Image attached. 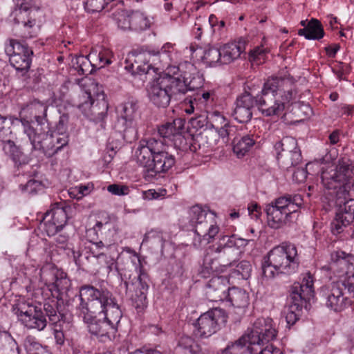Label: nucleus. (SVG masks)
Wrapping results in <instances>:
<instances>
[{
	"label": "nucleus",
	"mask_w": 354,
	"mask_h": 354,
	"mask_svg": "<svg viewBox=\"0 0 354 354\" xmlns=\"http://www.w3.org/2000/svg\"><path fill=\"white\" fill-rule=\"evenodd\" d=\"M67 209L68 207L65 205L55 203L45 213L41 225L48 236L57 235L66 225L68 220Z\"/></svg>",
	"instance_id": "obj_18"
},
{
	"label": "nucleus",
	"mask_w": 354,
	"mask_h": 354,
	"mask_svg": "<svg viewBox=\"0 0 354 354\" xmlns=\"http://www.w3.org/2000/svg\"><path fill=\"white\" fill-rule=\"evenodd\" d=\"M0 147L2 148L4 153L7 155H15L23 153L21 147L17 145L14 141L10 140L6 141H1Z\"/></svg>",
	"instance_id": "obj_48"
},
{
	"label": "nucleus",
	"mask_w": 354,
	"mask_h": 354,
	"mask_svg": "<svg viewBox=\"0 0 354 354\" xmlns=\"http://www.w3.org/2000/svg\"><path fill=\"white\" fill-rule=\"evenodd\" d=\"M138 102L133 99H129L117 108L118 119L115 129L129 142L138 138Z\"/></svg>",
	"instance_id": "obj_12"
},
{
	"label": "nucleus",
	"mask_w": 354,
	"mask_h": 354,
	"mask_svg": "<svg viewBox=\"0 0 354 354\" xmlns=\"http://www.w3.org/2000/svg\"><path fill=\"white\" fill-rule=\"evenodd\" d=\"M80 304L76 307L77 314H106L122 311L113 294L106 288L93 286H82L80 290Z\"/></svg>",
	"instance_id": "obj_5"
},
{
	"label": "nucleus",
	"mask_w": 354,
	"mask_h": 354,
	"mask_svg": "<svg viewBox=\"0 0 354 354\" xmlns=\"http://www.w3.org/2000/svg\"><path fill=\"white\" fill-rule=\"evenodd\" d=\"M37 10L35 7L26 3H21L19 8H17L12 12L13 20L16 24H22L26 30L22 33L23 38H32L36 35L35 15Z\"/></svg>",
	"instance_id": "obj_19"
},
{
	"label": "nucleus",
	"mask_w": 354,
	"mask_h": 354,
	"mask_svg": "<svg viewBox=\"0 0 354 354\" xmlns=\"http://www.w3.org/2000/svg\"><path fill=\"white\" fill-rule=\"evenodd\" d=\"M230 290L227 277H213L206 285V296L210 301H223L227 298Z\"/></svg>",
	"instance_id": "obj_23"
},
{
	"label": "nucleus",
	"mask_w": 354,
	"mask_h": 354,
	"mask_svg": "<svg viewBox=\"0 0 354 354\" xmlns=\"http://www.w3.org/2000/svg\"><path fill=\"white\" fill-rule=\"evenodd\" d=\"M6 53L10 56V63L16 69L25 75L30 67L33 51L27 44L17 39H10L5 46Z\"/></svg>",
	"instance_id": "obj_16"
},
{
	"label": "nucleus",
	"mask_w": 354,
	"mask_h": 354,
	"mask_svg": "<svg viewBox=\"0 0 354 354\" xmlns=\"http://www.w3.org/2000/svg\"><path fill=\"white\" fill-rule=\"evenodd\" d=\"M51 138H55L57 146L55 147V153H57L67 147L68 139V136L65 133V131L52 132L49 128V133L48 134H39L37 135L36 142H40L41 140L47 138L48 136Z\"/></svg>",
	"instance_id": "obj_36"
},
{
	"label": "nucleus",
	"mask_w": 354,
	"mask_h": 354,
	"mask_svg": "<svg viewBox=\"0 0 354 354\" xmlns=\"http://www.w3.org/2000/svg\"><path fill=\"white\" fill-rule=\"evenodd\" d=\"M86 324L88 333L100 342H106L115 337L122 317V311L106 314H77Z\"/></svg>",
	"instance_id": "obj_8"
},
{
	"label": "nucleus",
	"mask_w": 354,
	"mask_h": 354,
	"mask_svg": "<svg viewBox=\"0 0 354 354\" xmlns=\"http://www.w3.org/2000/svg\"><path fill=\"white\" fill-rule=\"evenodd\" d=\"M232 149L236 155H245L247 153L253 151L256 147L254 139L248 135L241 138H234L232 141Z\"/></svg>",
	"instance_id": "obj_32"
},
{
	"label": "nucleus",
	"mask_w": 354,
	"mask_h": 354,
	"mask_svg": "<svg viewBox=\"0 0 354 354\" xmlns=\"http://www.w3.org/2000/svg\"><path fill=\"white\" fill-rule=\"evenodd\" d=\"M185 89V85L176 77L165 75L152 81L147 88V93L149 100L155 106L165 108L171 99L180 100Z\"/></svg>",
	"instance_id": "obj_9"
},
{
	"label": "nucleus",
	"mask_w": 354,
	"mask_h": 354,
	"mask_svg": "<svg viewBox=\"0 0 354 354\" xmlns=\"http://www.w3.org/2000/svg\"><path fill=\"white\" fill-rule=\"evenodd\" d=\"M107 190L114 195L122 196L127 194L128 187L124 185L112 184L108 186Z\"/></svg>",
	"instance_id": "obj_59"
},
{
	"label": "nucleus",
	"mask_w": 354,
	"mask_h": 354,
	"mask_svg": "<svg viewBox=\"0 0 354 354\" xmlns=\"http://www.w3.org/2000/svg\"><path fill=\"white\" fill-rule=\"evenodd\" d=\"M44 310L46 312L44 314L48 317L49 322L51 324L64 323L63 318L64 315L63 313V304L62 301H58L57 299H52L49 301L45 302L44 304Z\"/></svg>",
	"instance_id": "obj_29"
},
{
	"label": "nucleus",
	"mask_w": 354,
	"mask_h": 354,
	"mask_svg": "<svg viewBox=\"0 0 354 354\" xmlns=\"http://www.w3.org/2000/svg\"><path fill=\"white\" fill-rule=\"evenodd\" d=\"M351 223V222H347L346 220L344 218L343 214L337 212L330 224L332 233L335 235L342 233Z\"/></svg>",
	"instance_id": "obj_45"
},
{
	"label": "nucleus",
	"mask_w": 354,
	"mask_h": 354,
	"mask_svg": "<svg viewBox=\"0 0 354 354\" xmlns=\"http://www.w3.org/2000/svg\"><path fill=\"white\" fill-rule=\"evenodd\" d=\"M303 206V198L298 194H286L275 198L265 209L268 226L272 229H279L292 223L295 214Z\"/></svg>",
	"instance_id": "obj_7"
},
{
	"label": "nucleus",
	"mask_w": 354,
	"mask_h": 354,
	"mask_svg": "<svg viewBox=\"0 0 354 354\" xmlns=\"http://www.w3.org/2000/svg\"><path fill=\"white\" fill-rule=\"evenodd\" d=\"M275 150L278 155L284 153H301L297 147V140L292 137H284L274 145Z\"/></svg>",
	"instance_id": "obj_34"
},
{
	"label": "nucleus",
	"mask_w": 354,
	"mask_h": 354,
	"mask_svg": "<svg viewBox=\"0 0 354 354\" xmlns=\"http://www.w3.org/2000/svg\"><path fill=\"white\" fill-rule=\"evenodd\" d=\"M213 115H214V117L216 118V120L218 121L224 122V124L223 127L219 128L218 127H215L214 124H212V127L215 128L216 129L219 136L221 137L222 138L228 137L230 135L231 132L232 131L233 127H230L227 124V122H225V118L223 115H221L218 112H214Z\"/></svg>",
	"instance_id": "obj_47"
},
{
	"label": "nucleus",
	"mask_w": 354,
	"mask_h": 354,
	"mask_svg": "<svg viewBox=\"0 0 354 354\" xmlns=\"http://www.w3.org/2000/svg\"><path fill=\"white\" fill-rule=\"evenodd\" d=\"M224 269L219 267L207 253L204 256L203 265L199 270V274L203 278H207L214 272H223Z\"/></svg>",
	"instance_id": "obj_38"
},
{
	"label": "nucleus",
	"mask_w": 354,
	"mask_h": 354,
	"mask_svg": "<svg viewBox=\"0 0 354 354\" xmlns=\"http://www.w3.org/2000/svg\"><path fill=\"white\" fill-rule=\"evenodd\" d=\"M12 160L18 168L22 167L29 162L28 156H12Z\"/></svg>",
	"instance_id": "obj_61"
},
{
	"label": "nucleus",
	"mask_w": 354,
	"mask_h": 354,
	"mask_svg": "<svg viewBox=\"0 0 354 354\" xmlns=\"http://www.w3.org/2000/svg\"><path fill=\"white\" fill-rule=\"evenodd\" d=\"M85 9L90 12H100L108 4L107 0H85Z\"/></svg>",
	"instance_id": "obj_49"
},
{
	"label": "nucleus",
	"mask_w": 354,
	"mask_h": 354,
	"mask_svg": "<svg viewBox=\"0 0 354 354\" xmlns=\"http://www.w3.org/2000/svg\"><path fill=\"white\" fill-rule=\"evenodd\" d=\"M148 160L145 167L148 171L155 173L164 172V156H147Z\"/></svg>",
	"instance_id": "obj_46"
},
{
	"label": "nucleus",
	"mask_w": 354,
	"mask_h": 354,
	"mask_svg": "<svg viewBox=\"0 0 354 354\" xmlns=\"http://www.w3.org/2000/svg\"><path fill=\"white\" fill-rule=\"evenodd\" d=\"M315 164L320 165L321 182L328 190L330 200L342 197L350 192L354 185V161L348 156H342L336 162L331 156H322L313 162L306 164L310 167Z\"/></svg>",
	"instance_id": "obj_2"
},
{
	"label": "nucleus",
	"mask_w": 354,
	"mask_h": 354,
	"mask_svg": "<svg viewBox=\"0 0 354 354\" xmlns=\"http://www.w3.org/2000/svg\"><path fill=\"white\" fill-rule=\"evenodd\" d=\"M80 98V102L77 106L84 115L88 117H93L95 119L104 117L107 110V104L104 98L101 102H95L92 98L91 93L86 91L82 92Z\"/></svg>",
	"instance_id": "obj_21"
},
{
	"label": "nucleus",
	"mask_w": 354,
	"mask_h": 354,
	"mask_svg": "<svg viewBox=\"0 0 354 354\" xmlns=\"http://www.w3.org/2000/svg\"><path fill=\"white\" fill-rule=\"evenodd\" d=\"M93 245L95 246V248H92L91 249V252L93 249L97 253L100 252H116V247L114 245L106 244L102 241L93 242Z\"/></svg>",
	"instance_id": "obj_56"
},
{
	"label": "nucleus",
	"mask_w": 354,
	"mask_h": 354,
	"mask_svg": "<svg viewBox=\"0 0 354 354\" xmlns=\"http://www.w3.org/2000/svg\"><path fill=\"white\" fill-rule=\"evenodd\" d=\"M23 324L28 328L43 330L47 325L46 315L41 308L32 305H22L17 311Z\"/></svg>",
	"instance_id": "obj_20"
},
{
	"label": "nucleus",
	"mask_w": 354,
	"mask_h": 354,
	"mask_svg": "<svg viewBox=\"0 0 354 354\" xmlns=\"http://www.w3.org/2000/svg\"><path fill=\"white\" fill-rule=\"evenodd\" d=\"M23 111L28 114L30 118H34L39 126V129H35L25 119H21V122L24 128V132L27 134L30 145L35 148V143L36 142L37 135L48 134L49 133V124L46 119L47 106L44 103L33 100L28 104Z\"/></svg>",
	"instance_id": "obj_15"
},
{
	"label": "nucleus",
	"mask_w": 354,
	"mask_h": 354,
	"mask_svg": "<svg viewBox=\"0 0 354 354\" xmlns=\"http://www.w3.org/2000/svg\"><path fill=\"white\" fill-rule=\"evenodd\" d=\"M228 301L234 308H245L249 304V295L245 290L233 287L228 292Z\"/></svg>",
	"instance_id": "obj_33"
},
{
	"label": "nucleus",
	"mask_w": 354,
	"mask_h": 354,
	"mask_svg": "<svg viewBox=\"0 0 354 354\" xmlns=\"http://www.w3.org/2000/svg\"><path fill=\"white\" fill-rule=\"evenodd\" d=\"M204 62L209 66H215L217 64H222L223 57L221 56V49L216 48H209L206 50L203 56Z\"/></svg>",
	"instance_id": "obj_41"
},
{
	"label": "nucleus",
	"mask_w": 354,
	"mask_h": 354,
	"mask_svg": "<svg viewBox=\"0 0 354 354\" xmlns=\"http://www.w3.org/2000/svg\"><path fill=\"white\" fill-rule=\"evenodd\" d=\"M349 192H347L342 199L335 197L331 201L339 207L337 212L343 214L344 218L347 222H353L354 221V199L349 198Z\"/></svg>",
	"instance_id": "obj_30"
},
{
	"label": "nucleus",
	"mask_w": 354,
	"mask_h": 354,
	"mask_svg": "<svg viewBox=\"0 0 354 354\" xmlns=\"http://www.w3.org/2000/svg\"><path fill=\"white\" fill-rule=\"evenodd\" d=\"M268 261V257H265L261 266L262 275L267 279H271L275 276L276 273L278 274L280 273V272H279V270L275 268L272 263Z\"/></svg>",
	"instance_id": "obj_52"
},
{
	"label": "nucleus",
	"mask_w": 354,
	"mask_h": 354,
	"mask_svg": "<svg viewBox=\"0 0 354 354\" xmlns=\"http://www.w3.org/2000/svg\"><path fill=\"white\" fill-rule=\"evenodd\" d=\"M267 257L268 262L272 263L280 273L288 274L293 273L299 265L297 248L292 243H286L274 248Z\"/></svg>",
	"instance_id": "obj_13"
},
{
	"label": "nucleus",
	"mask_w": 354,
	"mask_h": 354,
	"mask_svg": "<svg viewBox=\"0 0 354 354\" xmlns=\"http://www.w3.org/2000/svg\"><path fill=\"white\" fill-rule=\"evenodd\" d=\"M62 324L63 323H58L53 324L54 338L58 345H63L65 341V337L62 330Z\"/></svg>",
	"instance_id": "obj_55"
},
{
	"label": "nucleus",
	"mask_w": 354,
	"mask_h": 354,
	"mask_svg": "<svg viewBox=\"0 0 354 354\" xmlns=\"http://www.w3.org/2000/svg\"><path fill=\"white\" fill-rule=\"evenodd\" d=\"M115 20L118 28L124 30H131V12L120 11L115 15Z\"/></svg>",
	"instance_id": "obj_44"
},
{
	"label": "nucleus",
	"mask_w": 354,
	"mask_h": 354,
	"mask_svg": "<svg viewBox=\"0 0 354 354\" xmlns=\"http://www.w3.org/2000/svg\"><path fill=\"white\" fill-rule=\"evenodd\" d=\"M277 335L270 318H259L252 328L234 342L228 344L225 354H281L270 342Z\"/></svg>",
	"instance_id": "obj_3"
},
{
	"label": "nucleus",
	"mask_w": 354,
	"mask_h": 354,
	"mask_svg": "<svg viewBox=\"0 0 354 354\" xmlns=\"http://www.w3.org/2000/svg\"><path fill=\"white\" fill-rule=\"evenodd\" d=\"M313 297V277L310 274H307L303 278L301 283H295L291 288L289 308L286 316L288 324L293 325L296 322L304 304L310 301Z\"/></svg>",
	"instance_id": "obj_11"
},
{
	"label": "nucleus",
	"mask_w": 354,
	"mask_h": 354,
	"mask_svg": "<svg viewBox=\"0 0 354 354\" xmlns=\"http://www.w3.org/2000/svg\"><path fill=\"white\" fill-rule=\"evenodd\" d=\"M183 66L185 67V71H183V74L182 75L183 80L176 77V79L185 86L182 96L188 91H194L202 87L204 82L202 75L198 72L194 64L190 62H185Z\"/></svg>",
	"instance_id": "obj_24"
},
{
	"label": "nucleus",
	"mask_w": 354,
	"mask_h": 354,
	"mask_svg": "<svg viewBox=\"0 0 354 354\" xmlns=\"http://www.w3.org/2000/svg\"><path fill=\"white\" fill-rule=\"evenodd\" d=\"M24 346L27 354H39L46 348L35 337L31 335H28L24 339Z\"/></svg>",
	"instance_id": "obj_43"
},
{
	"label": "nucleus",
	"mask_w": 354,
	"mask_h": 354,
	"mask_svg": "<svg viewBox=\"0 0 354 354\" xmlns=\"http://www.w3.org/2000/svg\"><path fill=\"white\" fill-rule=\"evenodd\" d=\"M307 177V172L304 169H297L293 174V178L298 182H304Z\"/></svg>",
	"instance_id": "obj_63"
},
{
	"label": "nucleus",
	"mask_w": 354,
	"mask_h": 354,
	"mask_svg": "<svg viewBox=\"0 0 354 354\" xmlns=\"http://www.w3.org/2000/svg\"><path fill=\"white\" fill-rule=\"evenodd\" d=\"M209 24L212 27H214L216 26H218V28H222L225 26V21L221 20L218 21L216 17L214 15H211L209 17Z\"/></svg>",
	"instance_id": "obj_64"
},
{
	"label": "nucleus",
	"mask_w": 354,
	"mask_h": 354,
	"mask_svg": "<svg viewBox=\"0 0 354 354\" xmlns=\"http://www.w3.org/2000/svg\"><path fill=\"white\" fill-rule=\"evenodd\" d=\"M249 214L252 218L258 219L261 216V207L257 203H252L248 206Z\"/></svg>",
	"instance_id": "obj_60"
},
{
	"label": "nucleus",
	"mask_w": 354,
	"mask_h": 354,
	"mask_svg": "<svg viewBox=\"0 0 354 354\" xmlns=\"http://www.w3.org/2000/svg\"><path fill=\"white\" fill-rule=\"evenodd\" d=\"M237 241L234 236H223L216 247H210L206 253L217 262L221 268L232 266L241 253Z\"/></svg>",
	"instance_id": "obj_14"
},
{
	"label": "nucleus",
	"mask_w": 354,
	"mask_h": 354,
	"mask_svg": "<svg viewBox=\"0 0 354 354\" xmlns=\"http://www.w3.org/2000/svg\"><path fill=\"white\" fill-rule=\"evenodd\" d=\"M296 92L291 80L286 77H271L264 83L261 95H257L255 104L266 116L280 114L284 104L295 99Z\"/></svg>",
	"instance_id": "obj_4"
},
{
	"label": "nucleus",
	"mask_w": 354,
	"mask_h": 354,
	"mask_svg": "<svg viewBox=\"0 0 354 354\" xmlns=\"http://www.w3.org/2000/svg\"><path fill=\"white\" fill-rule=\"evenodd\" d=\"M122 149V143L118 140L113 139L112 138H110L108 140L107 145H106V151L107 153H117L120 152V149Z\"/></svg>",
	"instance_id": "obj_58"
},
{
	"label": "nucleus",
	"mask_w": 354,
	"mask_h": 354,
	"mask_svg": "<svg viewBox=\"0 0 354 354\" xmlns=\"http://www.w3.org/2000/svg\"><path fill=\"white\" fill-rule=\"evenodd\" d=\"M234 271L243 279H248L252 271L251 264L248 261H242L236 265Z\"/></svg>",
	"instance_id": "obj_51"
},
{
	"label": "nucleus",
	"mask_w": 354,
	"mask_h": 354,
	"mask_svg": "<svg viewBox=\"0 0 354 354\" xmlns=\"http://www.w3.org/2000/svg\"><path fill=\"white\" fill-rule=\"evenodd\" d=\"M169 146L162 140H157L154 138L149 140H141L136 151V155L147 154L162 155L168 154Z\"/></svg>",
	"instance_id": "obj_26"
},
{
	"label": "nucleus",
	"mask_w": 354,
	"mask_h": 354,
	"mask_svg": "<svg viewBox=\"0 0 354 354\" xmlns=\"http://www.w3.org/2000/svg\"><path fill=\"white\" fill-rule=\"evenodd\" d=\"M330 257V268L343 279L323 286L320 295L326 307L340 312L354 302V255L337 250Z\"/></svg>",
	"instance_id": "obj_1"
},
{
	"label": "nucleus",
	"mask_w": 354,
	"mask_h": 354,
	"mask_svg": "<svg viewBox=\"0 0 354 354\" xmlns=\"http://www.w3.org/2000/svg\"><path fill=\"white\" fill-rule=\"evenodd\" d=\"M254 104V97L250 93L245 92L237 97L232 116L240 123L249 122L252 117Z\"/></svg>",
	"instance_id": "obj_22"
},
{
	"label": "nucleus",
	"mask_w": 354,
	"mask_h": 354,
	"mask_svg": "<svg viewBox=\"0 0 354 354\" xmlns=\"http://www.w3.org/2000/svg\"><path fill=\"white\" fill-rule=\"evenodd\" d=\"M71 286V281L66 275L64 276L63 273L60 276H55V281L49 286V290L54 298L62 301L64 304V300L66 299L69 287Z\"/></svg>",
	"instance_id": "obj_28"
},
{
	"label": "nucleus",
	"mask_w": 354,
	"mask_h": 354,
	"mask_svg": "<svg viewBox=\"0 0 354 354\" xmlns=\"http://www.w3.org/2000/svg\"><path fill=\"white\" fill-rule=\"evenodd\" d=\"M245 46L246 42L243 39L221 46L222 64H230L240 58L241 54L245 50Z\"/></svg>",
	"instance_id": "obj_25"
},
{
	"label": "nucleus",
	"mask_w": 354,
	"mask_h": 354,
	"mask_svg": "<svg viewBox=\"0 0 354 354\" xmlns=\"http://www.w3.org/2000/svg\"><path fill=\"white\" fill-rule=\"evenodd\" d=\"M151 55L149 53H142L137 56L135 64H131L132 73L139 74H147L153 67L149 64Z\"/></svg>",
	"instance_id": "obj_37"
},
{
	"label": "nucleus",
	"mask_w": 354,
	"mask_h": 354,
	"mask_svg": "<svg viewBox=\"0 0 354 354\" xmlns=\"http://www.w3.org/2000/svg\"><path fill=\"white\" fill-rule=\"evenodd\" d=\"M125 251L127 254L119 257V259L123 261L127 266L124 269L134 270L136 272H139V275L135 282L129 283L125 281L124 286L126 292L130 294L133 306L140 313L147 306V293L149 286L146 281L147 275L142 272L139 255L130 248H127Z\"/></svg>",
	"instance_id": "obj_6"
},
{
	"label": "nucleus",
	"mask_w": 354,
	"mask_h": 354,
	"mask_svg": "<svg viewBox=\"0 0 354 354\" xmlns=\"http://www.w3.org/2000/svg\"><path fill=\"white\" fill-rule=\"evenodd\" d=\"M73 68L79 75H88L93 71V64L91 60L86 56H77L72 60Z\"/></svg>",
	"instance_id": "obj_40"
},
{
	"label": "nucleus",
	"mask_w": 354,
	"mask_h": 354,
	"mask_svg": "<svg viewBox=\"0 0 354 354\" xmlns=\"http://www.w3.org/2000/svg\"><path fill=\"white\" fill-rule=\"evenodd\" d=\"M185 127V121L181 118H176L171 122H167L158 128V134L162 138H168L170 140H183L182 133Z\"/></svg>",
	"instance_id": "obj_27"
},
{
	"label": "nucleus",
	"mask_w": 354,
	"mask_h": 354,
	"mask_svg": "<svg viewBox=\"0 0 354 354\" xmlns=\"http://www.w3.org/2000/svg\"><path fill=\"white\" fill-rule=\"evenodd\" d=\"M266 49L263 47H257L250 53L251 59L257 64H261L264 62L266 53Z\"/></svg>",
	"instance_id": "obj_53"
},
{
	"label": "nucleus",
	"mask_w": 354,
	"mask_h": 354,
	"mask_svg": "<svg viewBox=\"0 0 354 354\" xmlns=\"http://www.w3.org/2000/svg\"><path fill=\"white\" fill-rule=\"evenodd\" d=\"M184 64H181L178 66H171L167 68L169 75L174 77L173 75H177L178 73H180V77L183 74V71H185V67L183 66Z\"/></svg>",
	"instance_id": "obj_62"
},
{
	"label": "nucleus",
	"mask_w": 354,
	"mask_h": 354,
	"mask_svg": "<svg viewBox=\"0 0 354 354\" xmlns=\"http://www.w3.org/2000/svg\"><path fill=\"white\" fill-rule=\"evenodd\" d=\"M151 21L147 16L140 11L131 12V30H145L150 27Z\"/></svg>",
	"instance_id": "obj_39"
},
{
	"label": "nucleus",
	"mask_w": 354,
	"mask_h": 354,
	"mask_svg": "<svg viewBox=\"0 0 354 354\" xmlns=\"http://www.w3.org/2000/svg\"><path fill=\"white\" fill-rule=\"evenodd\" d=\"M0 354H19L16 341L8 333H0Z\"/></svg>",
	"instance_id": "obj_35"
},
{
	"label": "nucleus",
	"mask_w": 354,
	"mask_h": 354,
	"mask_svg": "<svg viewBox=\"0 0 354 354\" xmlns=\"http://www.w3.org/2000/svg\"><path fill=\"white\" fill-rule=\"evenodd\" d=\"M298 34L307 39L319 40L324 37V31L320 21L312 19L305 28L299 30Z\"/></svg>",
	"instance_id": "obj_31"
},
{
	"label": "nucleus",
	"mask_w": 354,
	"mask_h": 354,
	"mask_svg": "<svg viewBox=\"0 0 354 354\" xmlns=\"http://www.w3.org/2000/svg\"><path fill=\"white\" fill-rule=\"evenodd\" d=\"M97 58L99 61L98 68L104 67L105 66L111 63L110 52L108 50H103L99 52L98 55H97Z\"/></svg>",
	"instance_id": "obj_57"
},
{
	"label": "nucleus",
	"mask_w": 354,
	"mask_h": 354,
	"mask_svg": "<svg viewBox=\"0 0 354 354\" xmlns=\"http://www.w3.org/2000/svg\"><path fill=\"white\" fill-rule=\"evenodd\" d=\"M113 252H100L97 253L95 252L93 249L92 250L93 256L98 260L100 263H104V266L107 268L108 272L117 269V263L115 257L112 256Z\"/></svg>",
	"instance_id": "obj_42"
},
{
	"label": "nucleus",
	"mask_w": 354,
	"mask_h": 354,
	"mask_svg": "<svg viewBox=\"0 0 354 354\" xmlns=\"http://www.w3.org/2000/svg\"><path fill=\"white\" fill-rule=\"evenodd\" d=\"M167 194L165 189H159L158 191L155 189H148L142 192L143 198L145 200L158 199L161 196H165Z\"/></svg>",
	"instance_id": "obj_54"
},
{
	"label": "nucleus",
	"mask_w": 354,
	"mask_h": 354,
	"mask_svg": "<svg viewBox=\"0 0 354 354\" xmlns=\"http://www.w3.org/2000/svg\"><path fill=\"white\" fill-rule=\"evenodd\" d=\"M226 322L227 316L225 311L219 308H213L201 315L197 319V335L201 337H208L215 333L220 326Z\"/></svg>",
	"instance_id": "obj_17"
},
{
	"label": "nucleus",
	"mask_w": 354,
	"mask_h": 354,
	"mask_svg": "<svg viewBox=\"0 0 354 354\" xmlns=\"http://www.w3.org/2000/svg\"><path fill=\"white\" fill-rule=\"evenodd\" d=\"M189 223L194 227L193 245L199 248L210 243L219 232V227L207 218L208 212L200 205H194L189 210Z\"/></svg>",
	"instance_id": "obj_10"
},
{
	"label": "nucleus",
	"mask_w": 354,
	"mask_h": 354,
	"mask_svg": "<svg viewBox=\"0 0 354 354\" xmlns=\"http://www.w3.org/2000/svg\"><path fill=\"white\" fill-rule=\"evenodd\" d=\"M20 187L23 192L29 194H35L42 189L43 184L39 180L32 179L28 180L26 185H21Z\"/></svg>",
	"instance_id": "obj_50"
}]
</instances>
